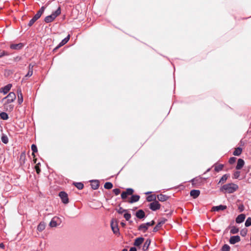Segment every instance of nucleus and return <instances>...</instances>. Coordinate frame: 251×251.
Segmentation results:
<instances>
[{
    "mask_svg": "<svg viewBox=\"0 0 251 251\" xmlns=\"http://www.w3.org/2000/svg\"><path fill=\"white\" fill-rule=\"evenodd\" d=\"M239 187L238 185L230 183L224 185L220 189L221 191L227 193H233L235 192Z\"/></svg>",
    "mask_w": 251,
    "mask_h": 251,
    "instance_id": "f257e3e1",
    "label": "nucleus"
},
{
    "mask_svg": "<svg viewBox=\"0 0 251 251\" xmlns=\"http://www.w3.org/2000/svg\"><path fill=\"white\" fill-rule=\"evenodd\" d=\"M61 14V7L60 6H58L57 9L52 12L51 14L50 15L47 16L45 18L44 21L46 23H50L53 22L55 18L60 15Z\"/></svg>",
    "mask_w": 251,
    "mask_h": 251,
    "instance_id": "f03ea898",
    "label": "nucleus"
},
{
    "mask_svg": "<svg viewBox=\"0 0 251 251\" xmlns=\"http://www.w3.org/2000/svg\"><path fill=\"white\" fill-rule=\"evenodd\" d=\"M111 229L115 234H119V229L118 226L117 221L115 219H112L110 223Z\"/></svg>",
    "mask_w": 251,
    "mask_h": 251,
    "instance_id": "7ed1b4c3",
    "label": "nucleus"
},
{
    "mask_svg": "<svg viewBox=\"0 0 251 251\" xmlns=\"http://www.w3.org/2000/svg\"><path fill=\"white\" fill-rule=\"evenodd\" d=\"M16 98L15 94L14 92H10L6 97L3 99V100L6 99V103L8 104L13 102L16 99Z\"/></svg>",
    "mask_w": 251,
    "mask_h": 251,
    "instance_id": "20e7f679",
    "label": "nucleus"
},
{
    "mask_svg": "<svg viewBox=\"0 0 251 251\" xmlns=\"http://www.w3.org/2000/svg\"><path fill=\"white\" fill-rule=\"evenodd\" d=\"M134 192V190L132 188H127L126 191H124L121 194V198L123 200H125L128 196L132 195Z\"/></svg>",
    "mask_w": 251,
    "mask_h": 251,
    "instance_id": "39448f33",
    "label": "nucleus"
},
{
    "mask_svg": "<svg viewBox=\"0 0 251 251\" xmlns=\"http://www.w3.org/2000/svg\"><path fill=\"white\" fill-rule=\"evenodd\" d=\"M160 206V203L157 201L151 202L149 205V208L152 211H156L159 209Z\"/></svg>",
    "mask_w": 251,
    "mask_h": 251,
    "instance_id": "423d86ee",
    "label": "nucleus"
},
{
    "mask_svg": "<svg viewBox=\"0 0 251 251\" xmlns=\"http://www.w3.org/2000/svg\"><path fill=\"white\" fill-rule=\"evenodd\" d=\"M59 196L63 203L67 204L69 202L68 194L66 192L64 191L60 192L59 194Z\"/></svg>",
    "mask_w": 251,
    "mask_h": 251,
    "instance_id": "0eeeda50",
    "label": "nucleus"
},
{
    "mask_svg": "<svg viewBox=\"0 0 251 251\" xmlns=\"http://www.w3.org/2000/svg\"><path fill=\"white\" fill-rule=\"evenodd\" d=\"M11 87L12 84H8L7 85L5 86L4 87L0 88V93H3V94L5 95L8 93V92L11 89Z\"/></svg>",
    "mask_w": 251,
    "mask_h": 251,
    "instance_id": "6e6552de",
    "label": "nucleus"
},
{
    "mask_svg": "<svg viewBox=\"0 0 251 251\" xmlns=\"http://www.w3.org/2000/svg\"><path fill=\"white\" fill-rule=\"evenodd\" d=\"M45 9L46 7L45 6H42L41 8L37 11V13L33 17L34 19H36L37 20L39 19L44 13Z\"/></svg>",
    "mask_w": 251,
    "mask_h": 251,
    "instance_id": "1a4fd4ad",
    "label": "nucleus"
},
{
    "mask_svg": "<svg viewBox=\"0 0 251 251\" xmlns=\"http://www.w3.org/2000/svg\"><path fill=\"white\" fill-rule=\"evenodd\" d=\"M240 241V237L238 235L231 236L229 239V243L231 244H235Z\"/></svg>",
    "mask_w": 251,
    "mask_h": 251,
    "instance_id": "9d476101",
    "label": "nucleus"
},
{
    "mask_svg": "<svg viewBox=\"0 0 251 251\" xmlns=\"http://www.w3.org/2000/svg\"><path fill=\"white\" fill-rule=\"evenodd\" d=\"M70 38V35H68L66 38H65L61 41V42L59 44V45L55 48V50L58 49L60 47L66 44L69 41Z\"/></svg>",
    "mask_w": 251,
    "mask_h": 251,
    "instance_id": "9b49d317",
    "label": "nucleus"
},
{
    "mask_svg": "<svg viewBox=\"0 0 251 251\" xmlns=\"http://www.w3.org/2000/svg\"><path fill=\"white\" fill-rule=\"evenodd\" d=\"M17 95H18V102L19 104H21L23 101V97L22 93V91L21 89H18L17 90Z\"/></svg>",
    "mask_w": 251,
    "mask_h": 251,
    "instance_id": "f8f14e48",
    "label": "nucleus"
},
{
    "mask_svg": "<svg viewBox=\"0 0 251 251\" xmlns=\"http://www.w3.org/2000/svg\"><path fill=\"white\" fill-rule=\"evenodd\" d=\"M144 241V238L143 237H138L135 239L134 243V245L136 247L140 246Z\"/></svg>",
    "mask_w": 251,
    "mask_h": 251,
    "instance_id": "ddd939ff",
    "label": "nucleus"
},
{
    "mask_svg": "<svg viewBox=\"0 0 251 251\" xmlns=\"http://www.w3.org/2000/svg\"><path fill=\"white\" fill-rule=\"evenodd\" d=\"M140 199V196L139 195H132L128 201L129 203H132L138 201Z\"/></svg>",
    "mask_w": 251,
    "mask_h": 251,
    "instance_id": "4468645a",
    "label": "nucleus"
},
{
    "mask_svg": "<svg viewBox=\"0 0 251 251\" xmlns=\"http://www.w3.org/2000/svg\"><path fill=\"white\" fill-rule=\"evenodd\" d=\"M190 194L194 199H196L200 195V191L199 190H192L190 191Z\"/></svg>",
    "mask_w": 251,
    "mask_h": 251,
    "instance_id": "2eb2a0df",
    "label": "nucleus"
},
{
    "mask_svg": "<svg viewBox=\"0 0 251 251\" xmlns=\"http://www.w3.org/2000/svg\"><path fill=\"white\" fill-rule=\"evenodd\" d=\"M226 208V205H220L218 206H213L212 208V211H219L220 210H224Z\"/></svg>",
    "mask_w": 251,
    "mask_h": 251,
    "instance_id": "dca6fc26",
    "label": "nucleus"
},
{
    "mask_svg": "<svg viewBox=\"0 0 251 251\" xmlns=\"http://www.w3.org/2000/svg\"><path fill=\"white\" fill-rule=\"evenodd\" d=\"M245 162L244 161L241 159L240 158L238 160L237 164L236 166V169L237 170H240L244 165Z\"/></svg>",
    "mask_w": 251,
    "mask_h": 251,
    "instance_id": "f3484780",
    "label": "nucleus"
},
{
    "mask_svg": "<svg viewBox=\"0 0 251 251\" xmlns=\"http://www.w3.org/2000/svg\"><path fill=\"white\" fill-rule=\"evenodd\" d=\"M136 216L141 219L145 217V213L143 210H139L136 212Z\"/></svg>",
    "mask_w": 251,
    "mask_h": 251,
    "instance_id": "a211bd4d",
    "label": "nucleus"
},
{
    "mask_svg": "<svg viewBox=\"0 0 251 251\" xmlns=\"http://www.w3.org/2000/svg\"><path fill=\"white\" fill-rule=\"evenodd\" d=\"M24 45L23 43H19L16 44H11L10 45V48L13 50H20L23 47Z\"/></svg>",
    "mask_w": 251,
    "mask_h": 251,
    "instance_id": "6ab92c4d",
    "label": "nucleus"
},
{
    "mask_svg": "<svg viewBox=\"0 0 251 251\" xmlns=\"http://www.w3.org/2000/svg\"><path fill=\"white\" fill-rule=\"evenodd\" d=\"M245 219V215L243 214H240L237 216L236 219V222L237 223H242Z\"/></svg>",
    "mask_w": 251,
    "mask_h": 251,
    "instance_id": "aec40b11",
    "label": "nucleus"
},
{
    "mask_svg": "<svg viewBox=\"0 0 251 251\" xmlns=\"http://www.w3.org/2000/svg\"><path fill=\"white\" fill-rule=\"evenodd\" d=\"M91 187L94 190L98 189L99 187V183L98 180H92L91 181Z\"/></svg>",
    "mask_w": 251,
    "mask_h": 251,
    "instance_id": "412c9836",
    "label": "nucleus"
},
{
    "mask_svg": "<svg viewBox=\"0 0 251 251\" xmlns=\"http://www.w3.org/2000/svg\"><path fill=\"white\" fill-rule=\"evenodd\" d=\"M157 198L158 201H165L168 199V197L166 195L163 194H159L157 196Z\"/></svg>",
    "mask_w": 251,
    "mask_h": 251,
    "instance_id": "4be33fe9",
    "label": "nucleus"
},
{
    "mask_svg": "<svg viewBox=\"0 0 251 251\" xmlns=\"http://www.w3.org/2000/svg\"><path fill=\"white\" fill-rule=\"evenodd\" d=\"M148 229V227L147 225H146V223L145 224H142L141 225H140L138 228V229L139 230L142 231L143 232H145L147 231V230Z\"/></svg>",
    "mask_w": 251,
    "mask_h": 251,
    "instance_id": "5701e85b",
    "label": "nucleus"
},
{
    "mask_svg": "<svg viewBox=\"0 0 251 251\" xmlns=\"http://www.w3.org/2000/svg\"><path fill=\"white\" fill-rule=\"evenodd\" d=\"M151 244V240L150 239H147L145 242L144 243V245L143 246V250L144 251H147L148 248H149V247L150 246Z\"/></svg>",
    "mask_w": 251,
    "mask_h": 251,
    "instance_id": "b1692460",
    "label": "nucleus"
},
{
    "mask_svg": "<svg viewBox=\"0 0 251 251\" xmlns=\"http://www.w3.org/2000/svg\"><path fill=\"white\" fill-rule=\"evenodd\" d=\"M165 222V220L161 221L158 223L156 226L153 228V231L156 232L159 229V228L161 226L164 224Z\"/></svg>",
    "mask_w": 251,
    "mask_h": 251,
    "instance_id": "393cba45",
    "label": "nucleus"
},
{
    "mask_svg": "<svg viewBox=\"0 0 251 251\" xmlns=\"http://www.w3.org/2000/svg\"><path fill=\"white\" fill-rule=\"evenodd\" d=\"M56 219H57V218L56 217H54L52 219V220H51V221L50 222V226H51V227H56L58 224H57V222L56 221Z\"/></svg>",
    "mask_w": 251,
    "mask_h": 251,
    "instance_id": "a878e982",
    "label": "nucleus"
},
{
    "mask_svg": "<svg viewBox=\"0 0 251 251\" xmlns=\"http://www.w3.org/2000/svg\"><path fill=\"white\" fill-rule=\"evenodd\" d=\"M242 148L238 147L235 149V151H233V155L235 156H239L242 153Z\"/></svg>",
    "mask_w": 251,
    "mask_h": 251,
    "instance_id": "bb28decb",
    "label": "nucleus"
},
{
    "mask_svg": "<svg viewBox=\"0 0 251 251\" xmlns=\"http://www.w3.org/2000/svg\"><path fill=\"white\" fill-rule=\"evenodd\" d=\"M0 117L2 120H6L8 119V115L6 112H2L0 113Z\"/></svg>",
    "mask_w": 251,
    "mask_h": 251,
    "instance_id": "cd10ccee",
    "label": "nucleus"
},
{
    "mask_svg": "<svg viewBox=\"0 0 251 251\" xmlns=\"http://www.w3.org/2000/svg\"><path fill=\"white\" fill-rule=\"evenodd\" d=\"M156 197L155 195H150V196H149L147 197V201H156Z\"/></svg>",
    "mask_w": 251,
    "mask_h": 251,
    "instance_id": "c85d7f7f",
    "label": "nucleus"
},
{
    "mask_svg": "<svg viewBox=\"0 0 251 251\" xmlns=\"http://www.w3.org/2000/svg\"><path fill=\"white\" fill-rule=\"evenodd\" d=\"M1 141L2 142L4 143V144H7L8 143V141H9V139H8V137L7 136V135H5V134H3L1 136Z\"/></svg>",
    "mask_w": 251,
    "mask_h": 251,
    "instance_id": "c756f323",
    "label": "nucleus"
},
{
    "mask_svg": "<svg viewBox=\"0 0 251 251\" xmlns=\"http://www.w3.org/2000/svg\"><path fill=\"white\" fill-rule=\"evenodd\" d=\"M45 228V225L43 223H40L37 226V229L39 231H43Z\"/></svg>",
    "mask_w": 251,
    "mask_h": 251,
    "instance_id": "7c9ffc66",
    "label": "nucleus"
},
{
    "mask_svg": "<svg viewBox=\"0 0 251 251\" xmlns=\"http://www.w3.org/2000/svg\"><path fill=\"white\" fill-rule=\"evenodd\" d=\"M104 187L106 189H110L113 187V184L111 182H107L104 184Z\"/></svg>",
    "mask_w": 251,
    "mask_h": 251,
    "instance_id": "2f4dec72",
    "label": "nucleus"
},
{
    "mask_svg": "<svg viewBox=\"0 0 251 251\" xmlns=\"http://www.w3.org/2000/svg\"><path fill=\"white\" fill-rule=\"evenodd\" d=\"M239 232V229L238 228L235 227V226H232L230 230V233L231 234H236L237 233Z\"/></svg>",
    "mask_w": 251,
    "mask_h": 251,
    "instance_id": "473e14b6",
    "label": "nucleus"
},
{
    "mask_svg": "<svg viewBox=\"0 0 251 251\" xmlns=\"http://www.w3.org/2000/svg\"><path fill=\"white\" fill-rule=\"evenodd\" d=\"M75 186L79 190H81L84 187V185L81 182H76L75 183Z\"/></svg>",
    "mask_w": 251,
    "mask_h": 251,
    "instance_id": "72a5a7b5",
    "label": "nucleus"
},
{
    "mask_svg": "<svg viewBox=\"0 0 251 251\" xmlns=\"http://www.w3.org/2000/svg\"><path fill=\"white\" fill-rule=\"evenodd\" d=\"M31 150L32 151V155L33 156V157H35V153L37 152V148L36 146L34 144H32L31 145Z\"/></svg>",
    "mask_w": 251,
    "mask_h": 251,
    "instance_id": "f704fd0d",
    "label": "nucleus"
},
{
    "mask_svg": "<svg viewBox=\"0 0 251 251\" xmlns=\"http://www.w3.org/2000/svg\"><path fill=\"white\" fill-rule=\"evenodd\" d=\"M224 167V165L223 164H219L218 165L215 166V170L216 172H219L221 171Z\"/></svg>",
    "mask_w": 251,
    "mask_h": 251,
    "instance_id": "c9c22d12",
    "label": "nucleus"
},
{
    "mask_svg": "<svg viewBox=\"0 0 251 251\" xmlns=\"http://www.w3.org/2000/svg\"><path fill=\"white\" fill-rule=\"evenodd\" d=\"M228 176L227 175H224L220 179L219 183H224L227 179Z\"/></svg>",
    "mask_w": 251,
    "mask_h": 251,
    "instance_id": "e433bc0d",
    "label": "nucleus"
},
{
    "mask_svg": "<svg viewBox=\"0 0 251 251\" xmlns=\"http://www.w3.org/2000/svg\"><path fill=\"white\" fill-rule=\"evenodd\" d=\"M230 249L229 246L227 244H225L222 248V251H229Z\"/></svg>",
    "mask_w": 251,
    "mask_h": 251,
    "instance_id": "4c0bfd02",
    "label": "nucleus"
},
{
    "mask_svg": "<svg viewBox=\"0 0 251 251\" xmlns=\"http://www.w3.org/2000/svg\"><path fill=\"white\" fill-rule=\"evenodd\" d=\"M245 225L246 227H248L250 226H251V218L249 217L247 218L245 222Z\"/></svg>",
    "mask_w": 251,
    "mask_h": 251,
    "instance_id": "58836bf2",
    "label": "nucleus"
},
{
    "mask_svg": "<svg viewBox=\"0 0 251 251\" xmlns=\"http://www.w3.org/2000/svg\"><path fill=\"white\" fill-rule=\"evenodd\" d=\"M240 176V171H235L233 173V178H234L237 179Z\"/></svg>",
    "mask_w": 251,
    "mask_h": 251,
    "instance_id": "ea45409f",
    "label": "nucleus"
},
{
    "mask_svg": "<svg viewBox=\"0 0 251 251\" xmlns=\"http://www.w3.org/2000/svg\"><path fill=\"white\" fill-rule=\"evenodd\" d=\"M37 21V20L34 19V17H33L29 22L28 25L29 26H32L34 23Z\"/></svg>",
    "mask_w": 251,
    "mask_h": 251,
    "instance_id": "a19ab883",
    "label": "nucleus"
},
{
    "mask_svg": "<svg viewBox=\"0 0 251 251\" xmlns=\"http://www.w3.org/2000/svg\"><path fill=\"white\" fill-rule=\"evenodd\" d=\"M124 217L126 221H128L131 218V214L128 213H126L124 214Z\"/></svg>",
    "mask_w": 251,
    "mask_h": 251,
    "instance_id": "79ce46f5",
    "label": "nucleus"
},
{
    "mask_svg": "<svg viewBox=\"0 0 251 251\" xmlns=\"http://www.w3.org/2000/svg\"><path fill=\"white\" fill-rule=\"evenodd\" d=\"M39 165H40V163H38V164H37L36 165V166L35 167L36 173L38 174H39L40 173V172H41L40 169L39 168Z\"/></svg>",
    "mask_w": 251,
    "mask_h": 251,
    "instance_id": "37998d69",
    "label": "nucleus"
},
{
    "mask_svg": "<svg viewBox=\"0 0 251 251\" xmlns=\"http://www.w3.org/2000/svg\"><path fill=\"white\" fill-rule=\"evenodd\" d=\"M113 192L115 194V195L117 196L120 193L121 191L118 188H115L113 190Z\"/></svg>",
    "mask_w": 251,
    "mask_h": 251,
    "instance_id": "c03bdc74",
    "label": "nucleus"
},
{
    "mask_svg": "<svg viewBox=\"0 0 251 251\" xmlns=\"http://www.w3.org/2000/svg\"><path fill=\"white\" fill-rule=\"evenodd\" d=\"M126 211V209H123L122 207H120L118 210H117V212L119 213V214H122L124 212Z\"/></svg>",
    "mask_w": 251,
    "mask_h": 251,
    "instance_id": "a18cd8bd",
    "label": "nucleus"
},
{
    "mask_svg": "<svg viewBox=\"0 0 251 251\" xmlns=\"http://www.w3.org/2000/svg\"><path fill=\"white\" fill-rule=\"evenodd\" d=\"M236 161V158L234 157H230L229 159V163L230 164H233Z\"/></svg>",
    "mask_w": 251,
    "mask_h": 251,
    "instance_id": "49530a36",
    "label": "nucleus"
},
{
    "mask_svg": "<svg viewBox=\"0 0 251 251\" xmlns=\"http://www.w3.org/2000/svg\"><path fill=\"white\" fill-rule=\"evenodd\" d=\"M247 230L246 229H243L240 231V234L242 236H245L247 234Z\"/></svg>",
    "mask_w": 251,
    "mask_h": 251,
    "instance_id": "de8ad7c7",
    "label": "nucleus"
},
{
    "mask_svg": "<svg viewBox=\"0 0 251 251\" xmlns=\"http://www.w3.org/2000/svg\"><path fill=\"white\" fill-rule=\"evenodd\" d=\"M32 74H33V71L28 70L27 73L25 75V77H30L32 75Z\"/></svg>",
    "mask_w": 251,
    "mask_h": 251,
    "instance_id": "09e8293b",
    "label": "nucleus"
},
{
    "mask_svg": "<svg viewBox=\"0 0 251 251\" xmlns=\"http://www.w3.org/2000/svg\"><path fill=\"white\" fill-rule=\"evenodd\" d=\"M154 221H152L150 222H148L146 223V225H147L148 227H149V226H153L154 224Z\"/></svg>",
    "mask_w": 251,
    "mask_h": 251,
    "instance_id": "8fccbe9b",
    "label": "nucleus"
},
{
    "mask_svg": "<svg viewBox=\"0 0 251 251\" xmlns=\"http://www.w3.org/2000/svg\"><path fill=\"white\" fill-rule=\"evenodd\" d=\"M8 53L5 51H3L2 52L0 53V58L2 57L3 56L5 55H8Z\"/></svg>",
    "mask_w": 251,
    "mask_h": 251,
    "instance_id": "3c124183",
    "label": "nucleus"
},
{
    "mask_svg": "<svg viewBox=\"0 0 251 251\" xmlns=\"http://www.w3.org/2000/svg\"><path fill=\"white\" fill-rule=\"evenodd\" d=\"M238 209L239 210V211L240 212H242L244 210V206L243 205H240L239 207H238Z\"/></svg>",
    "mask_w": 251,
    "mask_h": 251,
    "instance_id": "603ef678",
    "label": "nucleus"
},
{
    "mask_svg": "<svg viewBox=\"0 0 251 251\" xmlns=\"http://www.w3.org/2000/svg\"><path fill=\"white\" fill-rule=\"evenodd\" d=\"M33 70V65L31 64H30L28 66V70L29 71H32Z\"/></svg>",
    "mask_w": 251,
    "mask_h": 251,
    "instance_id": "864d4df0",
    "label": "nucleus"
},
{
    "mask_svg": "<svg viewBox=\"0 0 251 251\" xmlns=\"http://www.w3.org/2000/svg\"><path fill=\"white\" fill-rule=\"evenodd\" d=\"M129 251H137V250L135 247H131Z\"/></svg>",
    "mask_w": 251,
    "mask_h": 251,
    "instance_id": "5fc2aeb1",
    "label": "nucleus"
},
{
    "mask_svg": "<svg viewBox=\"0 0 251 251\" xmlns=\"http://www.w3.org/2000/svg\"><path fill=\"white\" fill-rule=\"evenodd\" d=\"M0 248L3 249L4 248V245L3 243H0Z\"/></svg>",
    "mask_w": 251,
    "mask_h": 251,
    "instance_id": "6e6d98bb",
    "label": "nucleus"
},
{
    "mask_svg": "<svg viewBox=\"0 0 251 251\" xmlns=\"http://www.w3.org/2000/svg\"><path fill=\"white\" fill-rule=\"evenodd\" d=\"M121 225L122 226L124 227V226H126V224L122 222L121 223Z\"/></svg>",
    "mask_w": 251,
    "mask_h": 251,
    "instance_id": "4d7b16f0",
    "label": "nucleus"
},
{
    "mask_svg": "<svg viewBox=\"0 0 251 251\" xmlns=\"http://www.w3.org/2000/svg\"><path fill=\"white\" fill-rule=\"evenodd\" d=\"M151 193V192H148L146 193V194H150Z\"/></svg>",
    "mask_w": 251,
    "mask_h": 251,
    "instance_id": "13d9d810",
    "label": "nucleus"
},
{
    "mask_svg": "<svg viewBox=\"0 0 251 251\" xmlns=\"http://www.w3.org/2000/svg\"><path fill=\"white\" fill-rule=\"evenodd\" d=\"M122 251H127V250L126 249H124L122 250Z\"/></svg>",
    "mask_w": 251,
    "mask_h": 251,
    "instance_id": "bf43d9fd",
    "label": "nucleus"
},
{
    "mask_svg": "<svg viewBox=\"0 0 251 251\" xmlns=\"http://www.w3.org/2000/svg\"><path fill=\"white\" fill-rule=\"evenodd\" d=\"M33 160H34V162L35 163H36V159H34Z\"/></svg>",
    "mask_w": 251,
    "mask_h": 251,
    "instance_id": "052dcab7",
    "label": "nucleus"
},
{
    "mask_svg": "<svg viewBox=\"0 0 251 251\" xmlns=\"http://www.w3.org/2000/svg\"><path fill=\"white\" fill-rule=\"evenodd\" d=\"M209 170H210V169H208L207 170V172L209 171Z\"/></svg>",
    "mask_w": 251,
    "mask_h": 251,
    "instance_id": "680f3d73",
    "label": "nucleus"
}]
</instances>
